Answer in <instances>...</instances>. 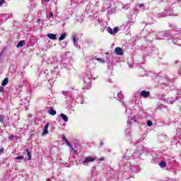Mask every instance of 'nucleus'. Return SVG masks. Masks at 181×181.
<instances>
[{
	"label": "nucleus",
	"mask_w": 181,
	"mask_h": 181,
	"mask_svg": "<svg viewBox=\"0 0 181 181\" xmlns=\"http://www.w3.org/2000/svg\"><path fill=\"white\" fill-rule=\"evenodd\" d=\"M172 14H168V13H158V16L159 18H165V16H171Z\"/></svg>",
	"instance_id": "nucleus-17"
},
{
	"label": "nucleus",
	"mask_w": 181,
	"mask_h": 181,
	"mask_svg": "<svg viewBox=\"0 0 181 181\" xmlns=\"http://www.w3.org/2000/svg\"><path fill=\"white\" fill-rule=\"evenodd\" d=\"M4 119H5V117H4V115H0V122H4Z\"/></svg>",
	"instance_id": "nucleus-29"
},
{
	"label": "nucleus",
	"mask_w": 181,
	"mask_h": 181,
	"mask_svg": "<svg viewBox=\"0 0 181 181\" xmlns=\"http://www.w3.org/2000/svg\"><path fill=\"white\" fill-rule=\"evenodd\" d=\"M49 105H52V103L50 102L48 103Z\"/></svg>",
	"instance_id": "nucleus-42"
},
{
	"label": "nucleus",
	"mask_w": 181,
	"mask_h": 181,
	"mask_svg": "<svg viewBox=\"0 0 181 181\" xmlns=\"http://www.w3.org/2000/svg\"><path fill=\"white\" fill-rule=\"evenodd\" d=\"M45 1H46L47 2H49V1H50V0H45Z\"/></svg>",
	"instance_id": "nucleus-43"
},
{
	"label": "nucleus",
	"mask_w": 181,
	"mask_h": 181,
	"mask_svg": "<svg viewBox=\"0 0 181 181\" xmlns=\"http://www.w3.org/2000/svg\"><path fill=\"white\" fill-rule=\"evenodd\" d=\"M37 23H38V25L40 23V19H38V20L37 21Z\"/></svg>",
	"instance_id": "nucleus-39"
},
{
	"label": "nucleus",
	"mask_w": 181,
	"mask_h": 181,
	"mask_svg": "<svg viewBox=\"0 0 181 181\" xmlns=\"http://www.w3.org/2000/svg\"><path fill=\"white\" fill-rule=\"evenodd\" d=\"M9 139L10 141H12L13 139V135H11L10 137H9Z\"/></svg>",
	"instance_id": "nucleus-36"
},
{
	"label": "nucleus",
	"mask_w": 181,
	"mask_h": 181,
	"mask_svg": "<svg viewBox=\"0 0 181 181\" xmlns=\"http://www.w3.org/2000/svg\"><path fill=\"white\" fill-rule=\"evenodd\" d=\"M94 160H95V157L88 156L82 158L81 160V163H82L83 166H88V163H90V162H94Z\"/></svg>",
	"instance_id": "nucleus-4"
},
{
	"label": "nucleus",
	"mask_w": 181,
	"mask_h": 181,
	"mask_svg": "<svg viewBox=\"0 0 181 181\" xmlns=\"http://www.w3.org/2000/svg\"><path fill=\"white\" fill-rule=\"evenodd\" d=\"M99 160H100V161L104 160V157H102V158H99Z\"/></svg>",
	"instance_id": "nucleus-38"
},
{
	"label": "nucleus",
	"mask_w": 181,
	"mask_h": 181,
	"mask_svg": "<svg viewBox=\"0 0 181 181\" xmlns=\"http://www.w3.org/2000/svg\"><path fill=\"white\" fill-rule=\"evenodd\" d=\"M60 117L63 119V121H64V122H69V117H67V115L61 113Z\"/></svg>",
	"instance_id": "nucleus-14"
},
{
	"label": "nucleus",
	"mask_w": 181,
	"mask_h": 181,
	"mask_svg": "<svg viewBox=\"0 0 181 181\" xmlns=\"http://www.w3.org/2000/svg\"><path fill=\"white\" fill-rule=\"evenodd\" d=\"M132 122H136V117H129L128 121H127V125H131Z\"/></svg>",
	"instance_id": "nucleus-12"
},
{
	"label": "nucleus",
	"mask_w": 181,
	"mask_h": 181,
	"mask_svg": "<svg viewBox=\"0 0 181 181\" xmlns=\"http://www.w3.org/2000/svg\"><path fill=\"white\" fill-rule=\"evenodd\" d=\"M106 30L107 33H110V35H117V33H118V27L114 28L113 30H112L110 27H108Z\"/></svg>",
	"instance_id": "nucleus-5"
},
{
	"label": "nucleus",
	"mask_w": 181,
	"mask_h": 181,
	"mask_svg": "<svg viewBox=\"0 0 181 181\" xmlns=\"http://www.w3.org/2000/svg\"><path fill=\"white\" fill-rule=\"evenodd\" d=\"M115 53L117 54V56H122L124 51L121 47H116L115 49Z\"/></svg>",
	"instance_id": "nucleus-8"
},
{
	"label": "nucleus",
	"mask_w": 181,
	"mask_h": 181,
	"mask_svg": "<svg viewBox=\"0 0 181 181\" xmlns=\"http://www.w3.org/2000/svg\"><path fill=\"white\" fill-rule=\"evenodd\" d=\"M66 36H67L66 33H63L61 35V36L59 37V40L61 42L62 40H64L66 39Z\"/></svg>",
	"instance_id": "nucleus-20"
},
{
	"label": "nucleus",
	"mask_w": 181,
	"mask_h": 181,
	"mask_svg": "<svg viewBox=\"0 0 181 181\" xmlns=\"http://www.w3.org/2000/svg\"><path fill=\"white\" fill-rule=\"evenodd\" d=\"M67 91H66V90H63L62 91V94H63V95H67Z\"/></svg>",
	"instance_id": "nucleus-33"
},
{
	"label": "nucleus",
	"mask_w": 181,
	"mask_h": 181,
	"mask_svg": "<svg viewBox=\"0 0 181 181\" xmlns=\"http://www.w3.org/2000/svg\"><path fill=\"white\" fill-rule=\"evenodd\" d=\"M141 97H144V98H148V97H149V95H151V94L149 93V92H148L146 90H142L141 92Z\"/></svg>",
	"instance_id": "nucleus-11"
},
{
	"label": "nucleus",
	"mask_w": 181,
	"mask_h": 181,
	"mask_svg": "<svg viewBox=\"0 0 181 181\" xmlns=\"http://www.w3.org/2000/svg\"><path fill=\"white\" fill-rule=\"evenodd\" d=\"M25 152L27 153L28 160H32V153H30V151H29V148H25Z\"/></svg>",
	"instance_id": "nucleus-15"
},
{
	"label": "nucleus",
	"mask_w": 181,
	"mask_h": 181,
	"mask_svg": "<svg viewBox=\"0 0 181 181\" xmlns=\"http://www.w3.org/2000/svg\"><path fill=\"white\" fill-rule=\"evenodd\" d=\"M25 43L26 42H25V40H21L18 43V45H16V47L18 48L23 47V46H25Z\"/></svg>",
	"instance_id": "nucleus-16"
},
{
	"label": "nucleus",
	"mask_w": 181,
	"mask_h": 181,
	"mask_svg": "<svg viewBox=\"0 0 181 181\" xmlns=\"http://www.w3.org/2000/svg\"><path fill=\"white\" fill-rule=\"evenodd\" d=\"M66 145H67L68 146H70V145H71V144H70V143L68 141V143H66Z\"/></svg>",
	"instance_id": "nucleus-40"
},
{
	"label": "nucleus",
	"mask_w": 181,
	"mask_h": 181,
	"mask_svg": "<svg viewBox=\"0 0 181 181\" xmlns=\"http://www.w3.org/2000/svg\"><path fill=\"white\" fill-rule=\"evenodd\" d=\"M5 4V0H0V6H2Z\"/></svg>",
	"instance_id": "nucleus-31"
},
{
	"label": "nucleus",
	"mask_w": 181,
	"mask_h": 181,
	"mask_svg": "<svg viewBox=\"0 0 181 181\" xmlns=\"http://www.w3.org/2000/svg\"><path fill=\"white\" fill-rule=\"evenodd\" d=\"M49 123L46 124L45 126L44 127L43 132L42 133V136H45V135H47L49 134Z\"/></svg>",
	"instance_id": "nucleus-7"
},
{
	"label": "nucleus",
	"mask_w": 181,
	"mask_h": 181,
	"mask_svg": "<svg viewBox=\"0 0 181 181\" xmlns=\"http://www.w3.org/2000/svg\"><path fill=\"white\" fill-rule=\"evenodd\" d=\"M69 148H71V149H72V151H74V153H76V155H78V152L77 151V150H74V148H73V145H70L69 146Z\"/></svg>",
	"instance_id": "nucleus-24"
},
{
	"label": "nucleus",
	"mask_w": 181,
	"mask_h": 181,
	"mask_svg": "<svg viewBox=\"0 0 181 181\" xmlns=\"http://www.w3.org/2000/svg\"><path fill=\"white\" fill-rule=\"evenodd\" d=\"M21 104L22 105H25V110H29V105H28L29 104V100L28 98L21 100Z\"/></svg>",
	"instance_id": "nucleus-9"
},
{
	"label": "nucleus",
	"mask_w": 181,
	"mask_h": 181,
	"mask_svg": "<svg viewBox=\"0 0 181 181\" xmlns=\"http://www.w3.org/2000/svg\"><path fill=\"white\" fill-rule=\"evenodd\" d=\"M48 112L50 114V115H56V110H54L53 107H50Z\"/></svg>",
	"instance_id": "nucleus-19"
},
{
	"label": "nucleus",
	"mask_w": 181,
	"mask_h": 181,
	"mask_svg": "<svg viewBox=\"0 0 181 181\" xmlns=\"http://www.w3.org/2000/svg\"><path fill=\"white\" fill-rule=\"evenodd\" d=\"M51 74L53 79L56 78V74H54V73H52Z\"/></svg>",
	"instance_id": "nucleus-34"
},
{
	"label": "nucleus",
	"mask_w": 181,
	"mask_h": 181,
	"mask_svg": "<svg viewBox=\"0 0 181 181\" xmlns=\"http://www.w3.org/2000/svg\"><path fill=\"white\" fill-rule=\"evenodd\" d=\"M174 44L177 45L178 46H181V40H177L176 37H174Z\"/></svg>",
	"instance_id": "nucleus-18"
},
{
	"label": "nucleus",
	"mask_w": 181,
	"mask_h": 181,
	"mask_svg": "<svg viewBox=\"0 0 181 181\" xmlns=\"http://www.w3.org/2000/svg\"><path fill=\"white\" fill-rule=\"evenodd\" d=\"M0 93H4V87H0Z\"/></svg>",
	"instance_id": "nucleus-35"
},
{
	"label": "nucleus",
	"mask_w": 181,
	"mask_h": 181,
	"mask_svg": "<svg viewBox=\"0 0 181 181\" xmlns=\"http://www.w3.org/2000/svg\"><path fill=\"white\" fill-rule=\"evenodd\" d=\"M134 23H135L134 21H128L127 25L128 26H132V25H134Z\"/></svg>",
	"instance_id": "nucleus-27"
},
{
	"label": "nucleus",
	"mask_w": 181,
	"mask_h": 181,
	"mask_svg": "<svg viewBox=\"0 0 181 181\" xmlns=\"http://www.w3.org/2000/svg\"><path fill=\"white\" fill-rule=\"evenodd\" d=\"M169 37V32L168 31H161L156 35L157 40H165Z\"/></svg>",
	"instance_id": "nucleus-3"
},
{
	"label": "nucleus",
	"mask_w": 181,
	"mask_h": 181,
	"mask_svg": "<svg viewBox=\"0 0 181 181\" xmlns=\"http://www.w3.org/2000/svg\"><path fill=\"white\" fill-rule=\"evenodd\" d=\"M109 83H111V81H109Z\"/></svg>",
	"instance_id": "nucleus-45"
},
{
	"label": "nucleus",
	"mask_w": 181,
	"mask_h": 181,
	"mask_svg": "<svg viewBox=\"0 0 181 181\" xmlns=\"http://www.w3.org/2000/svg\"><path fill=\"white\" fill-rule=\"evenodd\" d=\"M142 153H144V150H139L136 151V153H133L131 156H129V154L127 153L124 156V159H126V160H129L131 158L135 159V158H139Z\"/></svg>",
	"instance_id": "nucleus-1"
},
{
	"label": "nucleus",
	"mask_w": 181,
	"mask_h": 181,
	"mask_svg": "<svg viewBox=\"0 0 181 181\" xmlns=\"http://www.w3.org/2000/svg\"><path fill=\"white\" fill-rule=\"evenodd\" d=\"M46 18L49 21V22H53L54 18L53 17V13L52 11L49 12V15L46 13Z\"/></svg>",
	"instance_id": "nucleus-10"
},
{
	"label": "nucleus",
	"mask_w": 181,
	"mask_h": 181,
	"mask_svg": "<svg viewBox=\"0 0 181 181\" xmlns=\"http://www.w3.org/2000/svg\"><path fill=\"white\" fill-rule=\"evenodd\" d=\"M15 159H16L17 160H22L24 159V157L23 156H20L16 157Z\"/></svg>",
	"instance_id": "nucleus-25"
},
{
	"label": "nucleus",
	"mask_w": 181,
	"mask_h": 181,
	"mask_svg": "<svg viewBox=\"0 0 181 181\" xmlns=\"http://www.w3.org/2000/svg\"><path fill=\"white\" fill-rule=\"evenodd\" d=\"M144 6V4H141L139 5V8H142V6Z\"/></svg>",
	"instance_id": "nucleus-37"
},
{
	"label": "nucleus",
	"mask_w": 181,
	"mask_h": 181,
	"mask_svg": "<svg viewBox=\"0 0 181 181\" xmlns=\"http://www.w3.org/2000/svg\"><path fill=\"white\" fill-rule=\"evenodd\" d=\"M4 153V148H0V155H2Z\"/></svg>",
	"instance_id": "nucleus-32"
},
{
	"label": "nucleus",
	"mask_w": 181,
	"mask_h": 181,
	"mask_svg": "<svg viewBox=\"0 0 181 181\" xmlns=\"http://www.w3.org/2000/svg\"><path fill=\"white\" fill-rule=\"evenodd\" d=\"M91 80H93V74L90 71H88L83 76L84 83L87 84L88 87H90Z\"/></svg>",
	"instance_id": "nucleus-2"
},
{
	"label": "nucleus",
	"mask_w": 181,
	"mask_h": 181,
	"mask_svg": "<svg viewBox=\"0 0 181 181\" xmlns=\"http://www.w3.org/2000/svg\"><path fill=\"white\" fill-rule=\"evenodd\" d=\"M49 83H50V81H52V80L49 79Z\"/></svg>",
	"instance_id": "nucleus-44"
},
{
	"label": "nucleus",
	"mask_w": 181,
	"mask_h": 181,
	"mask_svg": "<svg viewBox=\"0 0 181 181\" xmlns=\"http://www.w3.org/2000/svg\"><path fill=\"white\" fill-rule=\"evenodd\" d=\"M159 166H160V168H165V166H166V163H165V161H161L159 163Z\"/></svg>",
	"instance_id": "nucleus-23"
},
{
	"label": "nucleus",
	"mask_w": 181,
	"mask_h": 181,
	"mask_svg": "<svg viewBox=\"0 0 181 181\" xmlns=\"http://www.w3.org/2000/svg\"><path fill=\"white\" fill-rule=\"evenodd\" d=\"M8 83H9V79L8 78H5L1 83V86H3V87H4V86H6V84H8Z\"/></svg>",
	"instance_id": "nucleus-21"
},
{
	"label": "nucleus",
	"mask_w": 181,
	"mask_h": 181,
	"mask_svg": "<svg viewBox=\"0 0 181 181\" xmlns=\"http://www.w3.org/2000/svg\"><path fill=\"white\" fill-rule=\"evenodd\" d=\"M114 98H116L118 101H121L122 100H124V95L121 92L117 93L116 95H114Z\"/></svg>",
	"instance_id": "nucleus-6"
},
{
	"label": "nucleus",
	"mask_w": 181,
	"mask_h": 181,
	"mask_svg": "<svg viewBox=\"0 0 181 181\" xmlns=\"http://www.w3.org/2000/svg\"><path fill=\"white\" fill-rule=\"evenodd\" d=\"M130 6H131L130 4H126L125 6H123V7H122V8H123V9H128Z\"/></svg>",
	"instance_id": "nucleus-28"
},
{
	"label": "nucleus",
	"mask_w": 181,
	"mask_h": 181,
	"mask_svg": "<svg viewBox=\"0 0 181 181\" xmlns=\"http://www.w3.org/2000/svg\"><path fill=\"white\" fill-rule=\"evenodd\" d=\"M47 37L51 40H57V37H56V34L49 33L47 34Z\"/></svg>",
	"instance_id": "nucleus-13"
},
{
	"label": "nucleus",
	"mask_w": 181,
	"mask_h": 181,
	"mask_svg": "<svg viewBox=\"0 0 181 181\" xmlns=\"http://www.w3.org/2000/svg\"><path fill=\"white\" fill-rule=\"evenodd\" d=\"M64 141H65L66 144L69 143V141H67V139H64Z\"/></svg>",
	"instance_id": "nucleus-41"
},
{
	"label": "nucleus",
	"mask_w": 181,
	"mask_h": 181,
	"mask_svg": "<svg viewBox=\"0 0 181 181\" xmlns=\"http://www.w3.org/2000/svg\"><path fill=\"white\" fill-rule=\"evenodd\" d=\"M72 40H73L74 45H76V35L72 36Z\"/></svg>",
	"instance_id": "nucleus-30"
},
{
	"label": "nucleus",
	"mask_w": 181,
	"mask_h": 181,
	"mask_svg": "<svg viewBox=\"0 0 181 181\" xmlns=\"http://www.w3.org/2000/svg\"><path fill=\"white\" fill-rule=\"evenodd\" d=\"M153 124V123L152 122V121H151V120L147 121L148 127H152Z\"/></svg>",
	"instance_id": "nucleus-26"
},
{
	"label": "nucleus",
	"mask_w": 181,
	"mask_h": 181,
	"mask_svg": "<svg viewBox=\"0 0 181 181\" xmlns=\"http://www.w3.org/2000/svg\"><path fill=\"white\" fill-rule=\"evenodd\" d=\"M96 60L99 62V63H105V59H104V58H96Z\"/></svg>",
	"instance_id": "nucleus-22"
}]
</instances>
